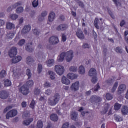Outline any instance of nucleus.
Listing matches in <instances>:
<instances>
[{
    "mask_svg": "<svg viewBox=\"0 0 128 128\" xmlns=\"http://www.w3.org/2000/svg\"><path fill=\"white\" fill-rule=\"evenodd\" d=\"M35 105H36V101H34V100H32L29 106L30 108H32V110H34V108Z\"/></svg>",
    "mask_w": 128,
    "mask_h": 128,
    "instance_id": "48",
    "label": "nucleus"
},
{
    "mask_svg": "<svg viewBox=\"0 0 128 128\" xmlns=\"http://www.w3.org/2000/svg\"><path fill=\"white\" fill-rule=\"evenodd\" d=\"M24 44H26V40L24 39L20 40V41L18 42V46H24Z\"/></svg>",
    "mask_w": 128,
    "mask_h": 128,
    "instance_id": "58",
    "label": "nucleus"
},
{
    "mask_svg": "<svg viewBox=\"0 0 128 128\" xmlns=\"http://www.w3.org/2000/svg\"><path fill=\"white\" fill-rule=\"evenodd\" d=\"M90 101L92 104H98V102H102V98L96 95H92L90 96Z\"/></svg>",
    "mask_w": 128,
    "mask_h": 128,
    "instance_id": "4",
    "label": "nucleus"
},
{
    "mask_svg": "<svg viewBox=\"0 0 128 128\" xmlns=\"http://www.w3.org/2000/svg\"><path fill=\"white\" fill-rule=\"evenodd\" d=\"M70 72H76L78 71V67L75 66H72L70 68Z\"/></svg>",
    "mask_w": 128,
    "mask_h": 128,
    "instance_id": "49",
    "label": "nucleus"
},
{
    "mask_svg": "<svg viewBox=\"0 0 128 128\" xmlns=\"http://www.w3.org/2000/svg\"><path fill=\"white\" fill-rule=\"evenodd\" d=\"M44 126V124L42 120H38L35 126L36 128H42Z\"/></svg>",
    "mask_w": 128,
    "mask_h": 128,
    "instance_id": "30",
    "label": "nucleus"
},
{
    "mask_svg": "<svg viewBox=\"0 0 128 128\" xmlns=\"http://www.w3.org/2000/svg\"><path fill=\"white\" fill-rule=\"evenodd\" d=\"M66 56V52H62L58 57V60L59 62H64V57Z\"/></svg>",
    "mask_w": 128,
    "mask_h": 128,
    "instance_id": "18",
    "label": "nucleus"
},
{
    "mask_svg": "<svg viewBox=\"0 0 128 128\" xmlns=\"http://www.w3.org/2000/svg\"><path fill=\"white\" fill-rule=\"evenodd\" d=\"M26 74L28 76V78H30V76H32V71L30 70V68H28L26 70Z\"/></svg>",
    "mask_w": 128,
    "mask_h": 128,
    "instance_id": "44",
    "label": "nucleus"
},
{
    "mask_svg": "<svg viewBox=\"0 0 128 128\" xmlns=\"http://www.w3.org/2000/svg\"><path fill=\"white\" fill-rule=\"evenodd\" d=\"M91 82L92 84H96L98 82V78H96V76H93L91 79Z\"/></svg>",
    "mask_w": 128,
    "mask_h": 128,
    "instance_id": "53",
    "label": "nucleus"
},
{
    "mask_svg": "<svg viewBox=\"0 0 128 128\" xmlns=\"http://www.w3.org/2000/svg\"><path fill=\"white\" fill-rule=\"evenodd\" d=\"M110 108V104H106L104 106V110L101 111V114H106Z\"/></svg>",
    "mask_w": 128,
    "mask_h": 128,
    "instance_id": "27",
    "label": "nucleus"
},
{
    "mask_svg": "<svg viewBox=\"0 0 128 128\" xmlns=\"http://www.w3.org/2000/svg\"><path fill=\"white\" fill-rule=\"evenodd\" d=\"M90 76H96V70L94 68H91L88 72Z\"/></svg>",
    "mask_w": 128,
    "mask_h": 128,
    "instance_id": "17",
    "label": "nucleus"
},
{
    "mask_svg": "<svg viewBox=\"0 0 128 128\" xmlns=\"http://www.w3.org/2000/svg\"><path fill=\"white\" fill-rule=\"evenodd\" d=\"M49 42L51 44H58V38L56 36H51L49 38Z\"/></svg>",
    "mask_w": 128,
    "mask_h": 128,
    "instance_id": "11",
    "label": "nucleus"
},
{
    "mask_svg": "<svg viewBox=\"0 0 128 128\" xmlns=\"http://www.w3.org/2000/svg\"><path fill=\"white\" fill-rule=\"evenodd\" d=\"M114 118L115 120H116V122H122V118L120 117V115L115 114L114 116Z\"/></svg>",
    "mask_w": 128,
    "mask_h": 128,
    "instance_id": "38",
    "label": "nucleus"
},
{
    "mask_svg": "<svg viewBox=\"0 0 128 128\" xmlns=\"http://www.w3.org/2000/svg\"><path fill=\"white\" fill-rule=\"evenodd\" d=\"M10 18L12 20H16L18 18V15L16 14H12L10 16Z\"/></svg>",
    "mask_w": 128,
    "mask_h": 128,
    "instance_id": "52",
    "label": "nucleus"
},
{
    "mask_svg": "<svg viewBox=\"0 0 128 128\" xmlns=\"http://www.w3.org/2000/svg\"><path fill=\"white\" fill-rule=\"evenodd\" d=\"M114 80H116L114 79V77L112 76V78H109L108 80L105 81V82L106 84L112 85V84H114Z\"/></svg>",
    "mask_w": 128,
    "mask_h": 128,
    "instance_id": "26",
    "label": "nucleus"
},
{
    "mask_svg": "<svg viewBox=\"0 0 128 128\" xmlns=\"http://www.w3.org/2000/svg\"><path fill=\"white\" fill-rule=\"evenodd\" d=\"M115 50L118 53V54H122V50L120 48V47H117L116 48Z\"/></svg>",
    "mask_w": 128,
    "mask_h": 128,
    "instance_id": "61",
    "label": "nucleus"
},
{
    "mask_svg": "<svg viewBox=\"0 0 128 128\" xmlns=\"http://www.w3.org/2000/svg\"><path fill=\"white\" fill-rule=\"evenodd\" d=\"M8 38H12L14 36V34L12 32H10L7 34Z\"/></svg>",
    "mask_w": 128,
    "mask_h": 128,
    "instance_id": "63",
    "label": "nucleus"
},
{
    "mask_svg": "<svg viewBox=\"0 0 128 128\" xmlns=\"http://www.w3.org/2000/svg\"><path fill=\"white\" fill-rule=\"evenodd\" d=\"M120 108H122V104L116 102L114 106V108L115 110H120Z\"/></svg>",
    "mask_w": 128,
    "mask_h": 128,
    "instance_id": "42",
    "label": "nucleus"
},
{
    "mask_svg": "<svg viewBox=\"0 0 128 128\" xmlns=\"http://www.w3.org/2000/svg\"><path fill=\"white\" fill-rule=\"evenodd\" d=\"M52 91L50 89H48L45 91V94H47V96H50V94H52Z\"/></svg>",
    "mask_w": 128,
    "mask_h": 128,
    "instance_id": "62",
    "label": "nucleus"
},
{
    "mask_svg": "<svg viewBox=\"0 0 128 128\" xmlns=\"http://www.w3.org/2000/svg\"><path fill=\"white\" fill-rule=\"evenodd\" d=\"M122 114H128V106H124L121 110Z\"/></svg>",
    "mask_w": 128,
    "mask_h": 128,
    "instance_id": "34",
    "label": "nucleus"
},
{
    "mask_svg": "<svg viewBox=\"0 0 128 128\" xmlns=\"http://www.w3.org/2000/svg\"><path fill=\"white\" fill-rule=\"evenodd\" d=\"M48 74H50V80H54L55 77H54V74H56L54 72L52 71H48Z\"/></svg>",
    "mask_w": 128,
    "mask_h": 128,
    "instance_id": "41",
    "label": "nucleus"
},
{
    "mask_svg": "<svg viewBox=\"0 0 128 128\" xmlns=\"http://www.w3.org/2000/svg\"><path fill=\"white\" fill-rule=\"evenodd\" d=\"M67 78L70 80H74L78 78V76L74 73H69L67 74Z\"/></svg>",
    "mask_w": 128,
    "mask_h": 128,
    "instance_id": "24",
    "label": "nucleus"
},
{
    "mask_svg": "<svg viewBox=\"0 0 128 128\" xmlns=\"http://www.w3.org/2000/svg\"><path fill=\"white\" fill-rule=\"evenodd\" d=\"M50 118L53 122H58V116L56 114H52L50 116Z\"/></svg>",
    "mask_w": 128,
    "mask_h": 128,
    "instance_id": "22",
    "label": "nucleus"
},
{
    "mask_svg": "<svg viewBox=\"0 0 128 128\" xmlns=\"http://www.w3.org/2000/svg\"><path fill=\"white\" fill-rule=\"evenodd\" d=\"M4 86H12V82L8 79H4Z\"/></svg>",
    "mask_w": 128,
    "mask_h": 128,
    "instance_id": "32",
    "label": "nucleus"
},
{
    "mask_svg": "<svg viewBox=\"0 0 128 128\" xmlns=\"http://www.w3.org/2000/svg\"><path fill=\"white\" fill-rule=\"evenodd\" d=\"M40 94V90L38 88H35L34 90V94L38 96Z\"/></svg>",
    "mask_w": 128,
    "mask_h": 128,
    "instance_id": "54",
    "label": "nucleus"
},
{
    "mask_svg": "<svg viewBox=\"0 0 128 128\" xmlns=\"http://www.w3.org/2000/svg\"><path fill=\"white\" fill-rule=\"evenodd\" d=\"M62 40L64 42L66 40V35L64 33L62 34Z\"/></svg>",
    "mask_w": 128,
    "mask_h": 128,
    "instance_id": "59",
    "label": "nucleus"
},
{
    "mask_svg": "<svg viewBox=\"0 0 128 128\" xmlns=\"http://www.w3.org/2000/svg\"><path fill=\"white\" fill-rule=\"evenodd\" d=\"M54 70L59 76H62L64 72V67L60 65H56L54 66Z\"/></svg>",
    "mask_w": 128,
    "mask_h": 128,
    "instance_id": "2",
    "label": "nucleus"
},
{
    "mask_svg": "<svg viewBox=\"0 0 128 128\" xmlns=\"http://www.w3.org/2000/svg\"><path fill=\"white\" fill-rule=\"evenodd\" d=\"M78 112H72L71 114H70V118L71 120H78Z\"/></svg>",
    "mask_w": 128,
    "mask_h": 128,
    "instance_id": "21",
    "label": "nucleus"
},
{
    "mask_svg": "<svg viewBox=\"0 0 128 128\" xmlns=\"http://www.w3.org/2000/svg\"><path fill=\"white\" fill-rule=\"evenodd\" d=\"M79 72L81 74H84V68L83 66H81L79 67Z\"/></svg>",
    "mask_w": 128,
    "mask_h": 128,
    "instance_id": "55",
    "label": "nucleus"
},
{
    "mask_svg": "<svg viewBox=\"0 0 128 128\" xmlns=\"http://www.w3.org/2000/svg\"><path fill=\"white\" fill-rule=\"evenodd\" d=\"M74 1L78 4L80 8H84V2H82V1L80 0H74Z\"/></svg>",
    "mask_w": 128,
    "mask_h": 128,
    "instance_id": "43",
    "label": "nucleus"
},
{
    "mask_svg": "<svg viewBox=\"0 0 128 128\" xmlns=\"http://www.w3.org/2000/svg\"><path fill=\"white\" fill-rule=\"evenodd\" d=\"M26 50L28 52H34V48H32V43L26 44L25 47Z\"/></svg>",
    "mask_w": 128,
    "mask_h": 128,
    "instance_id": "14",
    "label": "nucleus"
},
{
    "mask_svg": "<svg viewBox=\"0 0 128 128\" xmlns=\"http://www.w3.org/2000/svg\"><path fill=\"white\" fill-rule=\"evenodd\" d=\"M26 64H30L32 62H34V58H32V56H28L26 58Z\"/></svg>",
    "mask_w": 128,
    "mask_h": 128,
    "instance_id": "28",
    "label": "nucleus"
},
{
    "mask_svg": "<svg viewBox=\"0 0 128 128\" xmlns=\"http://www.w3.org/2000/svg\"><path fill=\"white\" fill-rule=\"evenodd\" d=\"M65 56H66V60L67 62H72L74 58V51L70 50L65 52Z\"/></svg>",
    "mask_w": 128,
    "mask_h": 128,
    "instance_id": "3",
    "label": "nucleus"
},
{
    "mask_svg": "<svg viewBox=\"0 0 128 128\" xmlns=\"http://www.w3.org/2000/svg\"><path fill=\"white\" fill-rule=\"evenodd\" d=\"M94 26L97 30H100V20H98V18H95L94 20Z\"/></svg>",
    "mask_w": 128,
    "mask_h": 128,
    "instance_id": "23",
    "label": "nucleus"
},
{
    "mask_svg": "<svg viewBox=\"0 0 128 128\" xmlns=\"http://www.w3.org/2000/svg\"><path fill=\"white\" fill-rule=\"evenodd\" d=\"M102 53L104 56H106V52H108V48H106V45L104 44L102 45Z\"/></svg>",
    "mask_w": 128,
    "mask_h": 128,
    "instance_id": "40",
    "label": "nucleus"
},
{
    "mask_svg": "<svg viewBox=\"0 0 128 128\" xmlns=\"http://www.w3.org/2000/svg\"><path fill=\"white\" fill-rule=\"evenodd\" d=\"M21 60L22 56H18L11 59V62H12V64H16L17 62H20Z\"/></svg>",
    "mask_w": 128,
    "mask_h": 128,
    "instance_id": "19",
    "label": "nucleus"
},
{
    "mask_svg": "<svg viewBox=\"0 0 128 128\" xmlns=\"http://www.w3.org/2000/svg\"><path fill=\"white\" fill-rule=\"evenodd\" d=\"M22 1H19L17 2L14 3V4H12L14 6V8H18V6H22Z\"/></svg>",
    "mask_w": 128,
    "mask_h": 128,
    "instance_id": "47",
    "label": "nucleus"
},
{
    "mask_svg": "<svg viewBox=\"0 0 128 128\" xmlns=\"http://www.w3.org/2000/svg\"><path fill=\"white\" fill-rule=\"evenodd\" d=\"M42 66L40 64H38V73L40 74L42 72Z\"/></svg>",
    "mask_w": 128,
    "mask_h": 128,
    "instance_id": "50",
    "label": "nucleus"
},
{
    "mask_svg": "<svg viewBox=\"0 0 128 128\" xmlns=\"http://www.w3.org/2000/svg\"><path fill=\"white\" fill-rule=\"evenodd\" d=\"M60 98V94L56 93L53 97L50 98L48 100V106H56L59 102Z\"/></svg>",
    "mask_w": 128,
    "mask_h": 128,
    "instance_id": "1",
    "label": "nucleus"
},
{
    "mask_svg": "<svg viewBox=\"0 0 128 128\" xmlns=\"http://www.w3.org/2000/svg\"><path fill=\"white\" fill-rule=\"evenodd\" d=\"M126 88V86L124 84H120L117 90V94H118L119 96L122 94V92H124V90Z\"/></svg>",
    "mask_w": 128,
    "mask_h": 128,
    "instance_id": "9",
    "label": "nucleus"
},
{
    "mask_svg": "<svg viewBox=\"0 0 128 128\" xmlns=\"http://www.w3.org/2000/svg\"><path fill=\"white\" fill-rule=\"evenodd\" d=\"M108 14L110 15V16L112 18H113V20H114L116 18V16H114V12H112V11L110 10H108Z\"/></svg>",
    "mask_w": 128,
    "mask_h": 128,
    "instance_id": "57",
    "label": "nucleus"
},
{
    "mask_svg": "<svg viewBox=\"0 0 128 128\" xmlns=\"http://www.w3.org/2000/svg\"><path fill=\"white\" fill-rule=\"evenodd\" d=\"M30 25L28 24L25 26L22 30V34H26V32H28L30 30Z\"/></svg>",
    "mask_w": 128,
    "mask_h": 128,
    "instance_id": "16",
    "label": "nucleus"
},
{
    "mask_svg": "<svg viewBox=\"0 0 128 128\" xmlns=\"http://www.w3.org/2000/svg\"><path fill=\"white\" fill-rule=\"evenodd\" d=\"M82 48H90V44L88 43H84L82 46Z\"/></svg>",
    "mask_w": 128,
    "mask_h": 128,
    "instance_id": "60",
    "label": "nucleus"
},
{
    "mask_svg": "<svg viewBox=\"0 0 128 128\" xmlns=\"http://www.w3.org/2000/svg\"><path fill=\"white\" fill-rule=\"evenodd\" d=\"M24 85H26L30 88L34 86V81L32 80H28Z\"/></svg>",
    "mask_w": 128,
    "mask_h": 128,
    "instance_id": "35",
    "label": "nucleus"
},
{
    "mask_svg": "<svg viewBox=\"0 0 128 128\" xmlns=\"http://www.w3.org/2000/svg\"><path fill=\"white\" fill-rule=\"evenodd\" d=\"M32 5L34 8H36L38 6V0H34L32 2Z\"/></svg>",
    "mask_w": 128,
    "mask_h": 128,
    "instance_id": "56",
    "label": "nucleus"
},
{
    "mask_svg": "<svg viewBox=\"0 0 128 128\" xmlns=\"http://www.w3.org/2000/svg\"><path fill=\"white\" fill-rule=\"evenodd\" d=\"M76 36H78V38L80 40H84V32L82 31L80 29L78 30V32H76Z\"/></svg>",
    "mask_w": 128,
    "mask_h": 128,
    "instance_id": "12",
    "label": "nucleus"
},
{
    "mask_svg": "<svg viewBox=\"0 0 128 128\" xmlns=\"http://www.w3.org/2000/svg\"><path fill=\"white\" fill-rule=\"evenodd\" d=\"M70 124L68 122H65L62 124V128H68Z\"/></svg>",
    "mask_w": 128,
    "mask_h": 128,
    "instance_id": "64",
    "label": "nucleus"
},
{
    "mask_svg": "<svg viewBox=\"0 0 128 128\" xmlns=\"http://www.w3.org/2000/svg\"><path fill=\"white\" fill-rule=\"evenodd\" d=\"M6 28H7V30H12V28H14V24L11 22L6 23Z\"/></svg>",
    "mask_w": 128,
    "mask_h": 128,
    "instance_id": "31",
    "label": "nucleus"
},
{
    "mask_svg": "<svg viewBox=\"0 0 128 128\" xmlns=\"http://www.w3.org/2000/svg\"><path fill=\"white\" fill-rule=\"evenodd\" d=\"M118 86V82H116L114 84L112 88L110 90V92H112V93L114 92H116V90Z\"/></svg>",
    "mask_w": 128,
    "mask_h": 128,
    "instance_id": "33",
    "label": "nucleus"
},
{
    "mask_svg": "<svg viewBox=\"0 0 128 128\" xmlns=\"http://www.w3.org/2000/svg\"><path fill=\"white\" fill-rule=\"evenodd\" d=\"M68 28V24H60L58 27H56V30L60 32V30H66Z\"/></svg>",
    "mask_w": 128,
    "mask_h": 128,
    "instance_id": "13",
    "label": "nucleus"
},
{
    "mask_svg": "<svg viewBox=\"0 0 128 128\" xmlns=\"http://www.w3.org/2000/svg\"><path fill=\"white\" fill-rule=\"evenodd\" d=\"M8 56L10 58H14L18 54V48L16 47L13 46L8 52Z\"/></svg>",
    "mask_w": 128,
    "mask_h": 128,
    "instance_id": "5",
    "label": "nucleus"
},
{
    "mask_svg": "<svg viewBox=\"0 0 128 128\" xmlns=\"http://www.w3.org/2000/svg\"><path fill=\"white\" fill-rule=\"evenodd\" d=\"M106 98L108 100H112L114 96H112V94H111L110 93H108L106 95Z\"/></svg>",
    "mask_w": 128,
    "mask_h": 128,
    "instance_id": "45",
    "label": "nucleus"
},
{
    "mask_svg": "<svg viewBox=\"0 0 128 128\" xmlns=\"http://www.w3.org/2000/svg\"><path fill=\"white\" fill-rule=\"evenodd\" d=\"M70 88L72 92H78L80 90V82L76 81L72 83Z\"/></svg>",
    "mask_w": 128,
    "mask_h": 128,
    "instance_id": "7",
    "label": "nucleus"
},
{
    "mask_svg": "<svg viewBox=\"0 0 128 128\" xmlns=\"http://www.w3.org/2000/svg\"><path fill=\"white\" fill-rule=\"evenodd\" d=\"M33 34H34V36H40V30L37 28H34V29H32V30Z\"/></svg>",
    "mask_w": 128,
    "mask_h": 128,
    "instance_id": "29",
    "label": "nucleus"
},
{
    "mask_svg": "<svg viewBox=\"0 0 128 128\" xmlns=\"http://www.w3.org/2000/svg\"><path fill=\"white\" fill-rule=\"evenodd\" d=\"M20 92L24 96H28L30 94V88L24 84L20 88Z\"/></svg>",
    "mask_w": 128,
    "mask_h": 128,
    "instance_id": "8",
    "label": "nucleus"
},
{
    "mask_svg": "<svg viewBox=\"0 0 128 128\" xmlns=\"http://www.w3.org/2000/svg\"><path fill=\"white\" fill-rule=\"evenodd\" d=\"M62 82L64 84H70V81L66 77L63 76L62 79Z\"/></svg>",
    "mask_w": 128,
    "mask_h": 128,
    "instance_id": "25",
    "label": "nucleus"
},
{
    "mask_svg": "<svg viewBox=\"0 0 128 128\" xmlns=\"http://www.w3.org/2000/svg\"><path fill=\"white\" fill-rule=\"evenodd\" d=\"M8 98V92L6 90H2L0 92V98L6 100Z\"/></svg>",
    "mask_w": 128,
    "mask_h": 128,
    "instance_id": "10",
    "label": "nucleus"
},
{
    "mask_svg": "<svg viewBox=\"0 0 128 128\" xmlns=\"http://www.w3.org/2000/svg\"><path fill=\"white\" fill-rule=\"evenodd\" d=\"M54 59L49 60L46 62V64L48 66L50 67L54 64Z\"/></svg>",
    "mask_w": 128,
    "mask_h": 128,
    "instance_id": "37",
    "label": "nucleus"
},
{
    "mask_svg": "<svg viewBox=\"0 0 128 128\" xmlns=\"http://www.w3.org/2000/svg\"><path fill=\"white\" fill-rule=\"evenodd\" d=\"M6 76V71L5 70H2L0 72V78H4Z\"/></svg>",
    "mask_w": 128,
    "mask_h": 128,
    "instance_id": "36",
    "label": "nucleus"
},
{
    "mask_svg": "<svg viewBox=\"0 0 128 128\" xmlns=\"http://www.w3.org/2000/svg\"><path fill=\"white\" fill-rule=\"evenodd\" d=\"M54 18H56V14L54 12H50L48 16V22H54Z\"/></svg>",
    "mask_w": 128,
    "mask_h": 128,
    "instance_id": "20",
    "label": "nucleus"
},
{
    "mask_svg": "<svg viewBox=\"0 0 128 128\" xmlns=\"http://www.w3.org/2000/svg\"><path fill=\"white\" fill-rule=\"evenodd\" d=\"M18 114V111L16 110H12L7 112L6 116V120H10V118H14Z\"/></svg>",
    "mask_w": 128,
    "mask_h": 128,
    "instance_id": "6",
    "label": "nucleus"
},
{
    "mask_svg": "<svg viewBox=\"0 0 128 128\" xmlns=\"http://www.w3.org/2000/svg\"><path fill=\"white\" fill-rule=\"evenodd\" d=\"M54 110L56 112V114L58 116H62V112L60 111V108H58V107H56L55 108Z\"/></svg>",
    "mask_w": 128,
    "mask_h": 128,
    "instance_id": "46",
    "label": "nucleus"
},
{
    "mask_svg": "<svg viewBox=\"0 0 128 128\" xmlns=\"http://www.w3.org/2000/svg\"><path fill=\"white\" fill-rule=\"evenodd\" d=\"M22 116L24 118H28L30 116V112L28 111H25L24 112Z\"/></svg>",
    "mask_w": 128,
    "mask_h": 128,
    "instance_id": "51",
    "label": "nucleus"
},
{
    "mask_svg": "<svg viewBox=\"0 0 128 128\" xmlns=\"http://www.w3.org/2000/svg\"><path fill=\"white\" fill-rule=\"evenodd\" d=\"M34 122V118H29L27 120H24L22 121V124L24 126H30L32 122Z\"/></svg>",
    "mask_w": 128,
    "mask_h": 128,
    "instance_id": "15",
    "label": "nucleus"
},
{
    "mask_svg": "<svg viewBox=\"0 0 128 128\" xmlns=\"http://www.w3.org/2000/svg\"><path fill=\"white\" fill-rule=\"evenodd\" d=\"M16 14H22V12H24V8L22 6H18L16 9Z\"/></svg>",
    "mask_w": 128,
    "mask_h": 128,
    "instance_id": "39",
    "label": "nucleus"
}]
</instances>
